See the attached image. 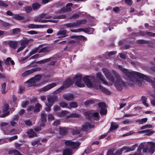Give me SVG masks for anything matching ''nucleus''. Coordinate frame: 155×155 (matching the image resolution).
I'll return each instance as SVG.
<instances>
[{
	"label": "nucleus",
	"mask_w": 155,
	"mask_h": 155,
	"mask_svg": "<svg viewBox=\"0 0 155 155\" xmlns=\"http://www.w3.org/2000/svg\"><path fill=\"white\" fill-rule=\"evenodd\" d=\"M118 68L125 75L128 83L131 85L141 86L143 80H145L151 82L152 86L155 89V78L153 79L154 81H152L149 78L139 72L124 68L119 65L118 66Z\"/></svg>",
	"instance_id": "nucleus-1"
},
{
	"label": "nucleus",
	"mask_w": 155,
	"mask_h": 155,
	"mask_svg": "<svg viewBox=\"0 0 155 155\" xmlns=\"http://www.w3.org/2000/svg\"><path fill=\"white\" fill-rule=\"evenodd\" d=\"M102 71L107 79L114 83L118 90L120 91L122 90L123 87L125 85V83L121 79L119 75H117L114 70H112V71L115 76V78L111 76L110 72L107 69L103 68Z\"/></svg>",
	"instance_id": "nucleus-2"
},
{
	"label": "nucleus",
	"mask_w": 155,
	"mask_h": 155,
	"mask_svg": "<svg viewBox=\"0 0 155 155\" xmlns=\"http://www.w3.org/2000/svg\"><path fill=\"white\" fill-rule=\"evenodd\" d=\"M83 81L87 87H93L97 89H99L105 94H110V92H109L108 90L103 87L101 85L99 84L98 82L96 81H94L92 83L88 78L87 77H84L83 79Z\"/></svg>",
	"instance_id": "nucleus-3"
},
{
	"label": "nucleus",
	"mask_w": 155,
	"mask_h": 155,
	"mask_svg": "<svg viewBox=\"0 0 155 155\" xmlns=\"http://www.w3.org/2000/svg\"><path fill=\"white\" fill-rule=\"evenodd\" d=\"M42 78V76L40 75L37 74L30 80L27 81L26 83L28 84V87L36 85V83L38 82Z\"/></svg>",
	"instance_id": "nucleus-4"
},
{
	"label": "nucleus",
	"mask_w": 155,
	"mask_h": 155,
	"mask_svg": "<svg viewBox=\"0 0 155 155\" xmlns=\"http://www.w3.org/2000/svg\"><path fill=\"white\" fill-rule=\"evenodd\" d=\"M73 83V81L70 79H67L65 81L63 86L60 87L55 91H54L53 93V94H58L62 91L64 88H67L69 87L71 84Z\"/></svg>",
	"instance_id": "nucleus-5"
},
{
	"label": "nucleus",
	"mask_w": 155,
	"mask_h": 155,
	"mask_svg": "<svg viewBox=\"0 0 155 155\" xmlns=\"http://www.w3.org/2000/svg\"><path fill=\"white\" fill-rule=\"evenodd\" d=\"M74 83L78 87H83L84 86L82 81V77L80 74H77L74 77Z\"/></svg>",
	"instance_id": "nucleus-6"
},
{
	"label": "nucleus",
	"mask_w": 155,
	"mask_h": 155,
	"mask_svg": "<svg viewBox=\"0 0 155 155\" xmlns=\"http://www.w3.org/2000/svg\"><path fill=\"white\" fill-rule=\"evenodd\" d=\"M65 144L67 146H69L72 149H76L78 147L80 143L79 142H74L70 140H66L64 142Z\"/></svg>",
	"instance_id": "nucleus-7"
},
{
	"label": "nucleus",
	"mask_w": 155,
	"mask_h": 155,
	"mask_svg": "<svg viewBox=\"0 0 155 155\" xmlns=\"http://www.w3.org/2000/svg\"><path fill=\"white\" fill-rule=\"evenodd\" d=\"M52 16L50 15H48L46 14H41L40 15L35 17L34 19V21L35 22H40L42 18H45L49 19L51 18Z\"/></svg>",
	"instance_id": "nucleus-8"
},
{
	"label": "nucleus",
	"mask_w": 155,
	"mask_h": 155,
	"mask_svg": "<svg viewBox=\"0 0 155 155\" xmlns=\"http://www.w3.org/2000/svg\"><path fill=\"white\" fill-rule=\"evenodd\" d=\"M98 105L99 107L101 108L100 114L104 115H106L107 112V110L105 104L104 102H100Z\"/></svg>",
	"instance_id": "nucleus-9"
},
{
	"label": "nucleus",
	"mask_w": 155,
	"mask_h": 155,
	"mask_svg": "<svg viewBox=\"0 0 155 155\" xmlns=\"http://www.w3.org/2000/svg\"><path fill=\"white\" fill-rule=\"evenodd\" d=\"M58 82L48 84L39 90V92L46 91L57 85Z\"/></svg>",
	"instance_id": "nucleus-10"
},
{
	"label": "nucleus",
	"mask_w": 155,
	"mask_h": 155,
	"mask_svg": "<svg viewBox=\"0 0 155 155\" xmlns=\"http://www.w3.org/2000/svg\"><path fill=\"white\" fill-rule=\"evenodd\" d=\"M135 148L134 146L132 147H124L122 148L120 150L117 151L116 152V155H120L121 154L122 152L124 151V152H128L133 151L134 150Z\"/></svg>",
	"instance_id": "nucleus-11"
},
{
	"label": "nucleus",
	"mask_w": 155,
	"mask_h": 155,
	"mask_svg": "<svg viewBox=\"0 0 155 155\" xmlns=\"http://www.w3.org/2000/svg\"><path fill=\"white\" fill-rule=\"evenodd\" d=\"M41 70V68L39 67L32 68L25 71L22 74L21 76L23 77H25L31 74L35 71H40Z\"/></svg>",
	"instance_id": "nucleus-12"
},
{
	"label": "nucleus",
	"mask_w": 155,
	"mask_h": 155,
	"mask_svg": "<svg viewBox=\"0 0 155 155\" xmlns=\"http://www.w3.org/2000/svg\"><path fill=\"white\" fill-rule=\"evenodd\" d=\"M5 44L8 45L9 47L14 49H15L18 45V42L17 41H7L4 42Z\"/></svg>",
	"instance_id": "nucleus-13"
},
{
	"label": "nucleus",
	"mask_w": 155,
	"mask_h": 155,
	"mask_svg": "<svg viewBox=\"0 0 155 155\" xmlns=\"http://www.w3.org/2000/svg\"><path fill=\"white\" fill-rule=\"evenodd\" d=\"M58 97L56 95L49 96L47 98L48 103L51 104V106H53L54 102L58 101Z\"/></svg>",
	"instance_id": "nucleus-14"
},
{
	"label": "nucleus",
	"mask_w": 155,
	"mask_h": 155,
	"mask_svg": "<svg viewBox=\"0 0 155 155\" xmlns=\"http://www.w3.org/2000/svg\"><path fill=\"white\" fill-rule=\"evenodd\" d=\"M93 125H91L90 123H86L83 124L81 130L84 131H87L90 129L93 128Z\"/></svg>",
	"instance_id": "nucleus-15"
},
{
	"label": "nucleus",
	"mask_w": 155,
	"mask_h": 155,
	"mask_svg": "<svg viewBox=\"0 0 155 155\" xmlns=\"http://www.w3.org/2000/svg\"><path fill=\"white\" fill-rule=\"evenodd\" d=\"M67 31L66 30L61 29L60 30L57 34V35L58 36V38H64L67 36Z\"/></svg>",
	"instance_id": "nucleus-16"
},
{
	"label": "nucleus",
	"mask_w": 155,
	"mask_h": 155,
	"mask_svg": "<svg viewBox=\"0 0 155 155\" xmlns=\"http://www.w3.org/2000/svg\"><path fill=\"white\" fill-rule=\"evenodd\" d=\"M44 25H35L34 24H30L27 25L26 28L30 29L39 28H43Z\"/></svg>",
	"instance_id": "nucleus-17"
},
{
	"label": "nucleus",
	"mask_w": 155,
	"mask_h": 155,
	"mask_svg": "<svg viewBox=\"0 0 155 155\" xmlns=\"http://www.w3.org/2000/svg\"><path fill=\"white\" fill-rule=\"evenodd\" d=\"M96 78L97 79L101 81L102 83L107 85V83L104 79V77L101 72H98L96 74Z\"/></svg>",
	"instance_id": "nucleus-18"
},
{
	"label": "nucleus",
	"mask_w": 155,
	"mask_h": 155,
	"mask_svg": "<svg viewBox=\"0 0 155 155\" xmlns=\"http://www.w3.org/2000/svg\"><path fill=\"white\" fill-rule=\"evenodd\" d=\"M148 143L150 145V147L148 150V152L151 154H153L155 151V143L149 142Z\"/></svg>",
	"instance_id": "nucleus-19"
},
{
	"label": "nucleus",
	"mask_w": 155,
	"mask_h": 155,
	"mask_svg": "<svg viewBox=\"0 0 155 155\" xmlns=\"http://www.w3.org/2000/svg\"><path fill=\"white\" fill-rule=\"evenodd\" d=\"M8 105L7 104H5L3 107V112L4 114L2 116V117H5L8 115L9 112L8 111Z\"/></svg>",
	"instance_id": "nucleus-20"
},
{
	"label": "nucleus",
	"mask_w": 155,
	"mask_h": 155,
	"mask_svg": "<svg viewBox=\"0 0 155 155\" xmlns=\"http://www.w3.org/2000/svg\"><path fill=\"white\" fill-rule=\"evenodd\" d=\"M87 114L89 119H91V117H94L95 119H97L99 117V114L97 112L91 113L90 112H89Z\"/></svg>",
	"instance_id": "nucleus-21"
},
{
	"label": "nucleus",
	"mask_w": 155,
	"mask_h": 155,
	"mask_svg": "<svg viewBox=\"0 0 155 155\" xmlns=\"http://www.w3.org/2000/svg\"><path fill=\"white\" fill-rule=\"evenodd\" d=\"M142 101V104L147 107H148L149 106L147 102V98L145 96L141 97L140 99Z\"/></svg>",
	"instance_id": "nucleus-22"
},
{
	"label": "nucleus",
	"mask_w": 155,
	"mask_h": 155,
	"mask_svg": "<svg viewBox=\"0 0 155 155\" xmlns=\"http://www.w3.org/2000/svg\"><path fill=\"white\" fill-rule=\"evenodd\" d=\"M64 26L66 27L67 28L77 27L75 22L65 24L64 25Z\"/></svg>",
	"instance_id": "nucleus-23"
},
{
	"label": "nucleus",
	"mask_w": 155,
	"mask_h": 155,
	"mask_svg": "<svg viewBox=\"0 0 155 155\" xmlns=\"http://www.w3.org/2000/svg\"><path fill=\"white\" fill-rule=\"evenodd\" d=\"M63 98L67 101H72L74 99V97L72 94H65L63 95Z\"/></svg>",
	"instance_id": "nucleus-24"
},
{
	"label": "nucleus",
	"mask_w": 155,
	"mask_h": 155,
	"mask_svg": "<svg viewBox=\"0 0 155 155\" xmlns=\"http://www.w3.org/2000/svg\"><path fill=\"white\" fill-rule=\"evenodd\" d=\"M51 50V49L50 48L48 47H45L43 48L40 50L38 52L39 53H41L42 52L47 53L49 52Z\"/></svg>",
	"instance_id": "nucleus-25"
},
{
	"label": "nucleus",
	"mask_w": 155,
	"mask_h": 155,
	"mask_svg": "<svg viewBox=\"0 0 155 155\" xmlns=\"http://www.w3.org/2000/svg\"><path fill=\"white\" fill-rule=\"evenodd\" d=\"M75 22L77 27L82 24H84L86 22V20L85 19H83L80 20H77Z\"/></svg>",
	"instance_id": "nucleus-26"
},
{
	"label": "nucleus",
	"mask_w": 155,
	"mask_h": 155,
	"mask_svg": "<svg viewBox=\"0 0 155 155\" xmlns=\"http://www.w3.org/2000/svg\"><path fill=\"white\" fill-rule=\"evenodd\" d=\"M27 134L30 137H33L36 136V134L33 130L30 129L27 132Z\"/></svg>",
	"instance_id": "nucleus-27"
},
{
	"label": "nucleus",
	"mask_w": 155,
	"mask_h": 155,
	"mask_svg": "<svg viewBox=\"0 0 155 155\" xmlns=\"http://www.w3.org/2000/svg\"><path fill=\"white\" fill-rule=\"evenodd\" d=\"M72 153V150L69 148H66L63 151V155H71Z\"/></svg>",
	"instance_id": "nucleus-28"
},
{
	"label": "nucleus",
	"mask_w": 155,
	"mask_h": 155,
	"mask_svg": "<svg viewBox=\"0 0 155 155\" xmlns=\"http://www.w3.org/2000/svg\"><path fill=\"white\" fill-rule=\"evenodd\" d=\"M118 126L116 123L112 122L111 124L110 127V131L115 130L118 128Z\"/></svg>",
	"instance_id": "nucleus-29"
},
{
	"label": "nucleus",
	"mask_w": 155,
	"mask_h": 155,
	"mask_svg": "<svg viewBox=\"0 0 155 155\" xmlns=\"http://www.w3.org/2000/svg\"><path fill=\"white\" fill-rule=\"evenodd\" d=\"M68 131V129L65 127L60 128V133L62 136L67 134Z\"/></svg>",
	"instance_id": "nucleus-30"
},
{
	"label": "nucleus",
	"mask_w": 155,
	"mask_h": 155,
	"mask_svg": "<svg viewBox=\"0 0 155 155\" xmlns=\"http://www.w3.org/2000/svg\"><path fill=\"white\" fill-rule=\"evenodd\" d=\"M29 42V41L26 38H24L23 40H21V45L25 48L26 45Z\"/></svg>",
	"instance_id": "nucleus-31"
},
{
	"label": "nucleus",
	"mask_w": 155,
	"mask_h": 155,
	"mask_svg": "<svg viewBox=\"0 0 155 155\" xmlns=\"http://www.w3.org/2000/svg\"><path fill=\"white\" fill-rule=\"evenodd\" d=\"M42 106L41 105L38 103L35 105V108H34V112H38L40 111V108H41Z\"/></svg>",
	"instance_id": "nucleus-32"
},
{
	"label": "nucleus",
	"mask_w": 155,
	"mask_h": 155,
	"mask_svg": "<svg viewBox=\"0 0 155 155\" xmlns=\"http://www.w3.org/2000/svg\"><path fill=\"white\" fill-rule=\"evenodd\" d=\"M19 131L13 129L11 130L8 133H5V134L7 135H14L16 134H19Z\"/></svg>",
	"instance_id": "nucleus-33"
},
{
	"label": "nucleus",
	"mask_w": 155,
	"mask_h": 155,
	"mask_svg": "<svg viewBox=\"0 0 155 155\" xmlns=\"http://www.w3.org/2000/svg\"><path fill=\"white\" fill-rule=\"evenodd\" d=\"M6 87V83H3L1 84V92L3 94H5L6 91H5Z\"/></svg>",
	"instance_id": "nucleus-34"
},
{
	"label": "nucleus",
	"mask_w": 155,
	"mask_h": 155,
	"mask_svg": "<svg viewBox=\"0 0 155 155\" xmlns=\"http://www.w3.org/2000/svg\"><path fill=\"white\" fill-rule=\"evenodd\" d=\"M47 114L42 112L41 114V120L42 123H45L46 122Z\"/></svg>",
	"instance_id": "nucleus-35"
},
{
	"label": "nucleus",
	"mask_w": 155,
	"mask_h": 155,
	"mask_svg": "<svg viewBox=\"0 0 155 155\" xmlns=\"http://www.w3.org/2000/svg\"><path fill=\"white\" fill-rule=\"evenodd\" d=\"M32 8L34 10H37L41 6L40 4L38 3H35L32 5Z\"/></svg>",
	"instance_id": "nucleus-36"
},
{
	"label": "nucleus",
	"mask_w": 155,
	"mask_h": 155,
	"mask_svg": "<svg viewBox=\"0 0 155 155\" xmlns=\"http://www.w3.org/2000/svg\"><path fill=\"white\" fill-rule=\"evenodd\" d=\"M41 46V45H40L38 48H35L33 49L29 53V55H28L29 57L35 54L38 51V48H40Z\"/></svg>",
	"instance_id": "nucleus-37"
},
{
	"label": "nucleus",
	"mask_w": 155,
	"mask_h": 155,
	"mask_svg": "<svg viewBox=\"0 0 155 155\" xmlns=\"http://www.w3.org/2000/svg\"><path fill=\"white\" fill-rule=\"evenodd\" d=\"M147 120L146 118L140 119H138L136 120V122L138 123L139 124H143V123L146 122Z\"/></svg>",
	"instance_id": "nucleus-38"
},
{
	"label": "nucleus",
	"mask_w": 155,
	"mask_h": 155,
	"mask_svg": "<svg viewBox=\"0 0 155 155\" xmlns=\"http://www.w3.org/2000/svg\"><path fill=\"white\" fill-rule=\"evenodd\" d=\"M52 59V58H48L46 59H45L41 60L39 61H38L37 62V63L39 64L44 63L50 61H51V60Z\"/></svg>",
	"instance_id": "nucleus-39"
},
{
	"label": "nucleus",
	"mask_w": 155,
	"mask_h": 155,
	"mask_svg": "<svg viewBox=\"0 0 155 155\" xmlns=\"http://www.w3.org/2000/svg\"><path fill=\"white\" fill-rule=\"evenodd\" d=\"M48 22H54V23H57L58 22V21L57 20H45V19H42L41 20V22L42 23H46Z\"/></svg>",
	"instance_id": "nucleus-40"
},
{
	"label": "nucleus",
	"mask_w": 155,
	"mask_h": 155,
	"mask_svg": "<svg viewBox=\"0 0 155 155\" xmlns=\"http://www.w3.org/2000/svg\"><path fill=\"white\" fill-rule=\"evenodd\" d=\"M73 4L72 3H69L67 4L65 7L66 9L67 12H70L71 11V7L72 6Z\"/></svg>",
	"instance_id": "nucleus-41"
},
{
	"label": "nucleus",
	"mask_w": 155,
	"mask_h": 155,
	"mask_svg": "<svg viewBox=\"0 0 155 155\" xmlns=\"http://www.w3.org/2000/svg\"><path fill=\"white\" fill-rule=\"evenodd\" d=\"M13 18L15 19L21 20L24 18L23 16H21L18 14H15L13 15Z\"/></svg>",
	"instance_id": "nucleus-42"
},
{
	"label": "nucleus",
	"mask_w": 155,
	"mask_h": 155,
	"mask_svg": "<svg viewBox=\"0 0 155 155\" xmlns=\"http://www.w3.org/2000/svg\"><path fill=\"white\" fill-rule=\"evenodd\" d=\"M72 37H74L75 38H77L80 40H87L86 38L83 36L80 35L78 36H73Z\"/></svg>",
	"instance_id": "nucleus-43"
},
{
	"label": "nucleus",
	"mask_w": 155,
	"mask_h": 155,
	"mask_svg": "<svg viewBox=\"0 0 155 155\" xmlns=\"http://www.w3.org/2000/svg\"><path fill=\"white\" fill-rule=\"evenodd\" d=\"M21 30L19 28H16L12 30V33L13 34H17L19 33Z\"/></svg>",
	"instance_id": "nucleus-44"
},
{
	"label": "nucleus",
	"mask_w": 155,
	"mask_h": 155,
	"mask_svg": "<svg viewBox=\"0 0 155 155\" xmlns=\"http://www.w3.org/2000/svg\"><path fill=\"white\" fill-rule=\"evenodd\" d=\"M94 103V101L93 100H90L86 101L85 102L84 104L86 106H89L90 104Z\"/></svg>",
	"instance_id": "nucleus-45"
},
{
	"label": "nucleus",
	"mask_w": 155,
	"mask_h": 155,
	"mask_svg": "<svg viewBox=\"0 0 155 155\" xmlns=\"http://www.w3.org/2000/svg\"><path fill=\"white\" fill-rule=\"evenodd\" d=\"M68 113V112L67 111L63 110L61 112L59 113L58 115L60 117H64L67 114V113Z\"/></svg>",
	"instance_id": "nucleus-46"
},
{
	"label": "nucleus",
	"mask_w": 155,
	"mask_h": 155,
	"mask_svg": "<svg viewBox=\"0 0 155 155\" xmlns=\"http://www.w3.org/2000/svg\"><path fill=\"white\" fill-rule=\"evenodd\" d=\"M45 105L47 107L45 108V110L47 111H49L51 110V107L52 106H51V104L48 103H46Z\"/></svg>",
	"instance_id": "nucleus-47"
},
{
	"label": "nucleus",
	"mask_w": 155,
	"mask_h": 155,
	"mask_svg": "<svg viewBox=\"0 0 155 155\" xmlns=\"http://www.w3.org/2000/svg\"><path fill=\"white\" fill-rule=\"evenodd\" d=\"M59 105L60 107L63 108H68L67 106H68V104L65 102H61L59 104Z\"/></svg>",
	"instance_id": "nucleus-48"
},
{
	"label": "nucleus",
	"mask_w": 155,
	"mask_h": 155,
	"mask_svg": "<svg viewBox=\"0 0 155 155\" xmlns=\"http://www.w3.org/2000/svg\"><path fill=\"white\" fill-rule=\"evenodd\" d=\"M67 117L68 118L70 117H79L78 114L76 113H72L70 115L68 116Z\"/></svg>",
	"instance_id": "nucleus-49"
},
{
	"label": "nucleus",
	"mask_w": 155,
	"mask_h": 155,
	"mask_svg": "<svg viewBox=\"0 0 155 155\" xmlns=\"http://www.w3.org/2000/svg\"><path fill=\"white\" fill-rule=\"evenodd\" d=\"M144 131H145L144 132L145 133H147L146 134V135H148V136H150L154 133V131H150V130H149V129H147L146 130H144Z\"/></svg>",
	"instance_id": "nucleus-50"
},
{
	"label": "nucleus",
	"mask_w": 155,
	"mask_h": 155,
	"mask_svg": "<svg viewBox=\"0 0 155 155\" xmlns=\"http://www.w3.org/2000/svg\"><path fill=\"white\" fill-rule=\"evenodd\" d=\"M70 106L71 107L76 108L78 106V105L75 102H72L71 103L69 104Z\"/></svg>",
	"instance_id": "nucleus-51"
},
{
	"label": "nucleus",
	"mask_w": 155,
	"mask_h": 155,
	"mask_svg": "<svg viewBox=\"0 0 155 155\" xmlns=\"http://www.w3.org/2000/svg\"><path fill=\"white\" fill-rule=\"evenodd\" d=\"M152 125L150 124L146 125L141 127V129H144L147 128H150L152 127Z\"/></svg>",
	"instance_id": "nucleus-52"
},
{
	"label": "nucleus",
	"mask_w": 155,
	"mask_h": 155,
	"mask_svg": "<svg viewBox=\"0 0 155 155\" xmlns=\"http://www.w3.org/2000/svg\"><path fill=\"white\" fill-rule=\"evenodd\" d=\"M80 132V129H78H78H76L73 130L72 133L73 134H79Z\"/></svg>",
	"instance_id": "nucleus-53"
},
{
	"label": "nucleus",
	"mask_w": 155,
	"mask_h": 155,
	"mask_svg": "<svg viewBox=\"0 0 155 155\" xmlns=\"http://www.w3.org/2000/svg\"><path fill=\"white\" fill-rule=\"evenodd\" d=\"M17 136L16 135H15L11 137L8 138L7 139L9 140V142H11L12 141H13L17 139Z\"/></svg>",
	"instance_id": "nucleus-54"
},
{
	"label": "nucleus",
	"mask_w": 155,
	"mask_h": 155,
	"mask_svg": "<svg viewBox=\"0 0 155 155\" xmlns=\"http://www.w3.org/2000/svg\"><path fill=\"white\" fill-rule=\"evenodd\" d=\"M0 6L7 7L8 6V5L3 1L0 0Z\"/></svg>",
	"instance_id": "nucleus-55"
},
{
	"label": "nucleus",
	"mask_w": 155,
	"mask_h": 155,
	"mask_svg": "<svg viewBox=\"0 0 155 155\" xmlns=\"http://www.w3.org/2000/svg\"><path fill=\"white\" fill-rule=\"evenodd\" d=\"M79 15L78 14H74L70 17V18L71 19H75L79 18Z\"/></svg>",
	"instance_id": "nucleus-56"
},
{
	"label": "nucleus",
	"mask_w": 155,
	"mask_h": 155,
	"mask_svg": "<svg viewBox=\"0 0 155 155\" xmlns=\"http://www.w3.org/2000/svg\"><path fill=\"white\" fill-rule=\"evenodd\" d=\"M65 5L64 3L61 2L58 3L57 4V6L58 8H61Z\"/></svg>",
	"instance_id": "nucleus-57"
},
{
	"label": "nucleus",
	"mask_w": 155,
	"mask_h": 155,
	"mask_svg": "<svg viewBox=\"0 0 155 155\" xmlns=\"http://www.w3.org/2000/svg\"><path fill=\"white\" fill-rule=\"evenodd\" d=\"M26 12L27 13H29L32 10V8L30 6H28L25 8Z\"/></svg>",
	"instance_id": "nucleus-58"
},
{
	"label": "nucleus",
	"mask_w": 155,
	"mask_h": 155,
	"mask_svg": "<svg viewBox=\"0 0 155 155\" xmlns=\"http://www.w3.org/2000/svg\"><path fill=\"white\" fill-rule=\"evenodd\" d=\"M67 12L66 9L64 7H63L61 8L59 11L58 12V13H65Z\"/></svg>",
	"instance_id": "nucleus-59"
},
{
	"label": "nucleus",
	"mask_w": 155,
	"mask_h": 155,
	"mask_svg": "<svg viewBox=\"0 0 155 155\" xmlns=\"http://www.w3.org/2000/svg\"><path fill=\"white\" fill-rule=\"evenodd\" d=\"M122 123L124 124H129L131 123V122L130 120L127 119L123 120Z\"/></svg>",
	"instance_id": "nucleus-60"
},
{
	"label": "nucleus",
	"mask_w": 155,
	"mask_h": 155,
	"mask_svg": "<svg viewBox=\"0 0 155 155\" xmlns=\"http://www.w3.org/2000/svg\"><path fill=\"white\" fill-rule=\"evenodd\" d=\"M12 99L13 101V102L12 103V104L15 105V104H16L18 101L17 99L16 98V97L15 96H13L12 97Z\"/></svg>",
	"instance_id": "nucleus-61"
},
{
	"label": "nucleus",
	"mask_w": 155,
	"mask_h": 155,
	"mask_svg": "<svg viewBox=\"0 0 155 155\" xmlns=\"http://www.w3.org/2000/svg\"><path fill=\"white\" fill-rule=\"evenodd\" d=\"M25 124L29 126H30L32 125V124L31 121L29 120H26L25 122Z\"/></svg>",
	"instance_id": "nucleus-62"
},
{
	"label": "nucleus",
	"mask_w": 155,
	"mask_h": 155,
	"mask_svg": "<svg viewBox=\"0 0 155 155\" xmlns=\"http://www.w3.org/2000/svg\"><path fill=\"white\" fill-rule=\"evenodd\" d=\"M146 34L149 36L155 37V33H152L151 32H146Z\"/></svg>",
	"instance_id": "nucleus-63"
},
{
	"label": "nucleus",
	"mask_w": 155,
	"mask_h": 155,
	"mask_svg": "<svg viewBox=\"0 0 155 155\" xmlns=\"http://www.w3.org/2000/svg\"><path fill=\"white\" fill-rule=\"evenodd\" d=\"M28 33L30 35H35L38 34V32L32 30L28 31Z\"/></svg>",
	"instance_id": "nucleus-64"
}]
</instances>
